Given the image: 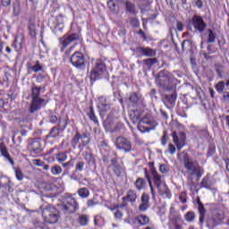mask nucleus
<instances>
[{
	"label": "nucleus",
	"mask_w": 229,
	"mask_h": 229,
	"mask_svg": "<svg viewBox=\"0 0 229 229\" xmlns=\"http://www.w3.org/2000/svg\"><path fill=\"white\" fill-rule=\"evenodd\" d=\"M182 72L180 71H174L173 72L167 70H162L158 72L156 79V83L159 89L165 92H173L172 94L165 95L163 103L166 108L170 110L174 108L176 105V99L178 94L176 93V87L180 85V81L176 78H182Z\"/></svg>",
	"instance_id": "nucleus-1"
},
{
	"label": "nucleus",
	"mask_w": 229,
	"mask_h": 229,
	"mask_svg": "<svg viewBox=\"0 0 229 229\" xmlns=\"http://www.w3.org/2000/svg\"><path fill=\"white\" fill-rule=\"evenodd\" d=\"M182 164L184 169L186 170L185 173L187 174V182L190 187H195L194 176H196L197 180H200L205 171L199 166V163L192 159L189 154H184Z\"/></svg>",
	"instance_id": "nucleus-2"
},
{
	"label": "nucleus",
	"mask_w": 229,
	"mask_h": 229,
	"mask_svg": "<svg viewBox=\"0 0 229 229\" xmlns=\"http://www.w3.org/2000/svg\"><path fill=\"white\" fill-rule=\"evenodd\" d=\"M129 117L133 124H137L138 123V130L140 133H148L158 126V123L149 114L140 119V111L139 110L131 111Z\"/></svg>",
	"instance_id": "nucleus-3"
},
{
	"label": "nucleus",
	"mask_w": 229,
	"mask_h": 229,
	"mask_svg": "<svg viewBox=\"0 0 229 229\" xmlns=\"http://www.w3.org/2000/svg\"><path fill=\"white\" fill-rule=\"evenodd\" d=\"M150 173L152 174L154 184L156 185L160 196L164 198L171 199V191L167 187V184L162 180V175L158 174L157 169L155 168V163H148Z\"/></svg>",
	"instance_id": "nucleus-4"
},
{
	"label": "nucleus",
	"mask_w": 229,
	"mask_h": 229,
	"mask_svg": "<svg viewBox=\"0 0 229 229\" xmlns=\"http://www.w3.org/2000/svg\"><path fill=\"white\" fill-rule=\"evenodd\" d=\"M226 219V215H225V208L216 207L212 211V216L207 220V226L209 229L216 228L218 225H221L223 221Z\"/></svg>",
	"instance_id": "nucleus-5"
},
{
	"label": "nucleus",
	"mask_w": 229,
	"mask_h": 229,
	"mask_svg": "<svg viewBox=\"0 0 229 229\" xmlns=\"http://www.w3.org/2000/svg\"><path fill=\"white\" fill-rule=\"evenodd\" d=\"M41 208L42 217L45 223H48L49 225H55L58 223V219H60V212L56 208L47 205L45 208Z\"/></svg>",
	"instance_id": "nucleus-6"
},
{
	"label": "nucleus",
	"mask_w": 229,
	"mask_h": 229,
	"mask_svg": "<svg viewBox=\"0 0 229 229\" xmlns=\"http://www.w3.org/2000/svg\"><path fill=\"white\" fill-rule=\"evenodd\" d=\"M105 74H106V64H105V60L101 58L97 59L95 63V67L90 72L91 81L101 80V78H103Z\"/></svg>",
	"instance_id": "nucleus-7"
},
{
	"label": "nucleus",
	"mask_w": 229,
	"mask_h": 229,
	"mask_svg": "<svg viewBox=\"0 0 229 229\" xmlns=\"http://www.w3.org/2000/svg\"><path fill=\"white\" fill-rule=\"evenodd\" d=\"M89 144H90L89 133L81 134L77 131L72 140V148H73V149H80L81 151L83 148L89 146Z\"/></svg>",
	"instance_id": "nucleus-8"
},
{
	"label": "nucleus",
	"mask_w": 229,
	"mask_h": 229,
	"mask_svg": "<svg viewBox=\"0 0 229 229\" xmlns=\"http://www.w3.org/2000/svg\"><path fill=\"white\" fill-rule=\"evenodd\" d=\"M55 158L59 164H62L64 169L63 176L69 174L71 169L74 167V162L76 161V158H71L68 162L64 163L65 160H67V152H60L56 154Z\"/></svg>",
	"instance_id": "nucleus-9"
},
{
	"label": "nucleus",
	"mask_w": 229,
	"mask_h": 229,
	"mask_svg": "<svg viewBox=\"0 0 229 229\" xmlns=\"http://www.w3.org/2000/svg\"><path fill=\"white\" fill-rule=\"evenodd\" d=\"M79 208V204L76 199L68 197L63 205H61V210L64 214H74Z\"/></svg>",
	"instance_id": "nucleus-10"
},
{
	"label": "nucleus",
	"mask_w": 229,
	"mask_h": 229,
	"mask_svg": "<svg viewBox=\"0 0 229 229\" xmlns=\"http://www.w3.org/2000/svg\"><path fill=\"white\" fill-rule=\"evenodd\" d=\"M114 145L120 151H124V153H130L131 151H133L131 141H130V140L125 137H117Z\"/></svg>",
	"instance_id": "nucleus-11"
},
{
	"label": "nucleus",
	"mask_w": 229,
	"mask_h": 229,
	"mask_svg": "<svg viewBox=\"0 0 229 229\" xmlns=\"http://www.w3.org/2000/svg\"><path fill=\"white\" fill-rule=\"evenodd\" d=\"M70 62L73 67H76V69H80L81 71H83L85 69V55L81 52H75L70 57Z\"/></svg>",
	"instance_id": "nucleus-12"
},
{
	"label": "nucleus",
	"mask_w": 229,
	"mask_h": 229,
	"mask_svg": "<svg viewBox=\"0 0 229 229\" xmlns=\"http://www.w3.org/2000/svg\"><path fill=\"white\" fill-rule=\"evenodd\" d=\"M190 24H191L195 31H199V33H203V31L207 30V22H205L203 17L199 14H194L192 16V18L190 20Z\"/></svg>",
	"instance_id": "nucleus-13"
},
{
	"label": "nucleus",
	"mask_w": 229,
	"mask_h": 229,
	"mask_svg": "<svg viewBox=\"0 0 229 229\" xmlns=\"http://www.w3.org/2000/svg\"><path fill=\"white\" fill-rule=\"evenodd\" d=\"M29 151L33 155H40L44 151V146L42 145V140L40 138L32 139L29 142Z\"/></svg>",
	"instance_id": "nucleus-14"
},
{
	"label": "nucleus",
	"mask_w": 229,
	"mask_h": 229,
	"mask_svg": "<svg viewBox=\"0 0 229 229\" xmlns=\"http://www.w3.org/2000/svg\"><path fill=\"white\" fill-rule=\"evenodd\" d=\"M173 142L175 144L177 150L182 151V148L185 147V140H187V134L185 132H179L178 134L176 131L172 132Z\"/></svg>",
	"instance_id": "nucleus-15"
},
{
	"label": "nucleus",
	"mask_w": 229,
	"mask_h": 229,
	"mask_svg": "<svg viewBox=\"0 0 229 229\" xmlns=\"http://www.w3.org/2000/svg\"><path fill=\"white\" fill-rule=\"evenodd\" d=\"M46 105H47V101H46L44 98H32L29 112H30V114H35V112H38V110H40V108L43 106H46Z\"/></svg>",
	"instance_id": "nucleus-16"
},
{
	"label": "nucleus",
	"mask_w": 229,
	"mask_h": 229,
	"mask_svg": "<svg viewBox=\"0 0 229 229\" xmlns=\"http://www.w3.org/2000/svg\"><path fill=\"white\" fill-rule=\"evenodd\" d=\"M75 40H80V35L78 33H72L70 35H65L60 39V43L62 44L61 52L64 53L65 51V47L69 46V44H72Z\"/></svg>",
	"instance_id": "nucleus-17"
},
{
	"label": "nucleus",
	"mask_w": 229,
	"mask_h": 229,
	"mask_svg": "<svg viewBox=\"0 0 229 229\" xmlns=\"http://www.w3.org/2000/svg\"><path fill=\"white\" fill-rule=\"evenodd\" d=\"M64 15L62 14L57 15L51 22V28H53L54 33H62V31H64Z\"/></svg>",
	"instance_id": "nucleus-18"
},
{
	"label": "nucleus",
	"mask_w": 229,
	"mask_h": 229,
	"mask_svg": "<svg viewBox=\"0 0 229 229\" xmlns=\"http://www.w3.org/2000/svg\"><path fill=\"white\" fill-rule=\"evenodd\" d=\"M123 4L127 15H137V13H139V9L137 8V5H135V3L130 0H125L123 2Z\"/></svg>",
	"instance_id": "nucleus-19"
},
{
	"label": "nucleus",
	"mask_w": 229,
	"mask_h": 229,
	"mask_svg": "<svg viewBox=\"0 0 229 229\" xmlns=\"http://www.w3.org/2000/svg\"><path fill=\"white\" fill-rule=\"evenodd\" d=\"M149 195L148 193H143L140 198V204L138 207L140 212H146L151 204H149Z\"/></svg>",
	"instance_id": "nucleus-20"
},
{
	"label": "nucleus",
	"mask_w": 229,
	"mask_h": 229,
	"mask_svg": "<svg viewBox=\"0 0 229 229\" xmlns=\"http://www.w3.org/2000/svg\"><path fill=\"white\" fill-rule=\"evenodd\" d=\"M98 108L100 114H105V112L110 110V102L106 100V98L100 97L98 98Z\"/></svg>",
	"instance_id": "nucleus-21"
},
{
	"label": "nucleus",
	"mask_w": 229,
	"mask_h": 229,
	"mask_svg": "<svg viewBox=\"0 0 229 229\" xmlns=\"http://www.w3.org/2000/svg\"><path fill=\"white\" fill-rule=\"evenodd\" d=\"M137 198H139V195H137V191L134 190H129L127 191V194L125 197L122 199L123 203H135L137 201Z\"/></svg>",
	"instance_id": "nucleus-22"
},
{
	"label": "nucleus",
	"mask_w": 229,
	"mask_h": 229,
	"mask_svg": "<svg viewBox=\"0 0 229 229\" xmlns=\"http://www.w3.org/2000/svg\"><path fill=\"white\" fill-rule=\"evenodd\" d=\"M138 51L143 55V56H148L149 58H153V56H157V50L150 48V47H136Z\"/></svg>",
	"instance_id": "nucleus-23"
},
{
	"label": "nucleus",
	"mask_w": 229,
	"mask_h": 229,
	"mask_svg": "<svg viewBox=\"0 0 229 229\" xmlns=\"http://www.w3.org/2000/svg\"><path fill=\"white\" fill-rule=\"evenodd\" d=\"M199 206L198 207V212L199 214V225L203 226V223H205V216L207 214V209L203 205V202H199Z\"/></svg>",
	"instance_id": "nucleus-24"
},
{
	"label": "nucleus",
	"mask_w": 229,
	"mask_h": 229,
	"mask_svg": "<svg viewBox=\"0 0 229 229\" xmlns=\"http://www.w3.org/2000/svg\"><path fill=\"white\" fill-rule=\"evenodd\" d=\"M129 101L133 106H139L142 103V97L139 93H131Z\"/></svg>",
	"instance_id": "nucleus-25"
},
{
	"label": "nucleus",
	"mask_w": 229,
	"mask_h": 229,
	"mask_svg": "<svg viewBox=\"0 0 229 229\" xmlns=\"http://www.w3.org/2000/svg\"><path fill=\"white\" fill-rule=\"evenodd\" d=\"M84 158L88 164V165L94 167V169H97L98 165L96 164V156L92 153H86L84 156Z\"/></svg>",
	"instance_id": "nucleus-26"
},
{
	"label": "nucleus",
	"mask_w": 229,
	"mask_h": 229,
	"mask_svg": "<svg viewBox=\"0 0 229 229\" xmlns=\"http://www.w3.org/2000/svg\"><path fill=\"white\" fill-rule=\"evenodd\" d=\"M134 223H139L141 226H146V225H149V216L146 215H139L134 217Z\"/></svg>",
	"instance_id": "nucleus-27"
},
{
	"label": "nucleus",
	"mask_w": 229,
	"mask_h": 229,
	"mask_svg": "<svg viewBox=\"0 0 229 229\" xmlns=\"http://www.w3.org/2000/svg\"><path fill=\"white\" fill-rule=\"evenodd\" d=\"M213 185L214 182L210 181V177L208 175L203 177L202 181L200 182V187L208 189V191L212 189Z\"/></svg>",
	"instance_id": "nucleus-28"
},
{
	"label": "nucleus",
	"mask_w": 229,
	"mask_h": 229,
	"mask_svg": "<svg viewBox=\"0 0 229 229\" xmlns=\"http://www.w3.org/2000/svg\"><path fill=\"white\" fill-rule=\"evenodd\" d=\"M13 191L12 187H10V181L4 185L0 186V198H4L7 196L8 192H12Z\"/></svg>",
	"instance_id": "nucleus-29"
},
{
	"label": "nucleus",
	"mask_w": 229,
	"mask_h": 229,
	"mask_svg": "<svg viewBox=\"0 0 229 229\" xmlns=\"http://www.w3.org/2000/svg\"><path fill=\"white\" fill-rule=\"evenodd\" d=\"M13 16L19 17L21 15V1L16 0L13 3Z\"/></svg>",
	"instance_id": "nucleus-30"
},
{
	"label": "nucleus",
	"mask_w": 229,
	"mask_h": 229,
	"mask_svg": "<svg viewBox=\"0 0 229 229\" xmlns=\"http://www.w3.org/2000/svg\"><path fill=\"white\" fill-rule=\"evenodd\" d=\"M0 153L4 158H6L10 162V164H12V165L15 164V162H13V159L10 157V154L8 153V149L6 148L5 146L0 147Z\"/></svg>",
	"instance_id": "nucleus-31"
},
{
	"label": "nucleus",
	"mask_w": 229,
	"mask_h": 229,
	"mask_svg": "<svg viewBox=\"0 0 229 229\" xmlns=\"http://www.w3.org/2000/svg\"><path fill=\"white\" fill-rule=\"evenodd\" d=\"M22 40H24V37H21L20 41L19 37H15L12 44V47H13L14 51H21V49H22Z\"/></svg>",
	"instance_id": "nucleus-32"
},
{
	"label": "nucleus",
	"mask_w": 229,
	"mask_h": 229,
	"mask_svg": "<svg viewBox=\"0 0 229 229\" xmlns=\"http://www.w3.org/2000/svg\"><path fill=\"white\" fill-rule=\"evenodd\" d=\"M88 116L90 119V121L94 122V124L99 126V121L98 120V116H96V113L94 112V106H89V112L88 113Z\"/></svg>",
	"instance_id": "nucleus-33"
},
{
	"label": "nucleus",
	"mask_w": 229,
	"mask_h": 229,
	"mask_svg": "<svg viewBox=\"0 0 229 229\" xmlns=\"http://www.w3.org/2000/svg\"><path fill=\"white\" fill-rule=\"evenodd\" d=\"M60 131H61L56 126H54L47 135V139H56V137L60 135Z\"/></svg>",
	"instance_id": "nucleus-34"
},
{
	"label": "nucleus",
	"mask_w": 229,
	"mask_h": 229,
	"mask_svg": "<svg viewBox=\"0 0 229 229\" xmlns=\"http://www.w3.org/2000/svg\"><path fill=\"white\" fill-rule=\"evenodd\" d=\"M42 91V88L38 87V86H35L33 85L31 88V98L32 99L37 98H40V92Z\"/></svg>",
	"instance_id": "nucleus-35"
},
{
	"label": "nucleus",
	"mask_w": 229,
	"mask_h": 229,
	"mask_svg": "<svg viewBox=\"0 0 229 229\" xmlns=\"http://www.w3.org/2000/svg\"><path fill=\"white\" fill-rule=\"evenodd\" d=\"M137 191H142L146 187V180L144 178H138L134 182Z\"/></svg>",
	"instance_id": "nucleus-36"
},
{
	"label": "nucleus",
	"mask_w": 229,
	"mask_h": 229,
	"mask_svg": "<svg viewBox=\"0 0 229 229\" xmlns=\"http://www.w3.org/2000/svg\"><path fill=\"white\" fill-rule=\"evenodd\" d=\"M196 130H197L198 134L199 135L200 139L208 140V137H210V134L208 133V130H207V128L198 129V127H196Z\"/></svg>",
	"instance_id": "nucleus-37"
},
{
	"label": "nucleus",
	"mask_w": 229,
	"mask_h": 229,
	"mask_svg": "<svg viewBox=\"0 0 229 229\" xmlns=\"http://www.w3.org/2000/svg\"><path fill=\"white\" fill-rule=\"evenodd\" d=\"M78 194L81 198L85 199L90 196V191H89V188H81L78 190Z\"/></svg>",
	"instance_id": "nucleus-38"
},
{
	"label": "nucleus",
	"mask_w": 229,
	"mask_h": 229,
	"mask_svg": "<svg viewBox=\"0 0 229 229\" xmlns=\"http://www.w3.org/2000/svg\"><path fill=\"white\" fill-rule=\"evenodd\" d=\"M216 42V33L211 29L208 30V44H214Z\"/></svg>",
	"instance_id": "nucleus-39"
},
{
	"label": "nucleus",
	"mask_w": 229,
	"mask_h": 229,
	"mask_svg": "<svg viewBox=\"0 0 229 229\" xmlns=\"http://www.w3.org/2000/svg\"><path fill=\"white\" fill-rule=\"evenodd\" d=\"M78 223L81 226H87L89 225V216L87 215H81L78 218Z\"/></svg>",
	"instance_id": "nucleus-40"
},
{
	"label": "nucleus",
	"mask_w": 229,
	"mask_h": 229,
	"mask_svg": "<svg viewBox=\"0 0 229 229\" xmlns=\"http://www.w3.org/2000/svg\"><path fill=\"white\" fill-rule=\"evenodd\" d=\"M145 178L147 179V182H148L152 198H155V189H153V183L151 182V177L149 176V174H148V170H146V169H145Z\"/></svg>",
	"instance_id": "nucleus-41"
},
{
	"label": "nucleus",
	"mask_w": 229,
	"mask_h": 229,
	"mask_svg": "<svg viewBox=\"0 0 229 229\" xmlns=\"http://www.w3.org/2000/svg\"><path fill=\"white\" fill-rule=\"evenodd\" d=\"M33 225L35 229H49L47 225H46L44 222H40L39 220H34Z\"/></svg>",
	"instance_id": "nucleus-42"
},
{
	"label": "nucleus",
	"mask_w": 229,
	"mask_h": 229,
	"mask_svg": "<svg viewBox=\"0 0 229 229\" xmlns=\"http://www.w3.org/2000/svg\"><path fill=\"white\" fill-rule=\"evenodd\" d=\"M69 125V122L67 120H62L59 119L58 120V124H57V128L61 131H64L65 130V128H67V126Z\"/></svg>",
	"instance_id": "nucleus-43"
},
{
	"label": "nucleus",
	"mask_w": 229,
	"mask_h": 229,
	"mask_svg": "<svg viewBox=\"0 0 229 229\" xmlns=\"http://www.w3.org/2000/svg\"><path fill=\"white\" fill-rule=\"evenodd\" d=\"M96 205H99V200H98V196H94L92 199H88L87 207L89 208L92 207H96Z\"/></svg>",
	"instance_id": "nucleus-44"
},
{
	"label": "nucleus",
	"mask_w": 229,
	"mask_h": 229,
	"mask_svg": "<svg viewBox=\"0 0 229 229\" xmlns=\"http://www.w3.org/2000/svg\"><path fill=\"white\" fill-rule=\"evenodd\" d=\"M184 219L188 223H192V221H194L196 219V214L193 211H189L184 216Z\"/></svg>",
	"instance_id": "nucleus-45"
},
{
	"label": "nucleus",
	"mask_w": 229,
	"mask_h": 229,
	"mask_svg": "<svg viewBox=\"0 0 229 229\" xmlns=\"http://www.w3.org/2000/svg\"><path fill=\"white\" fill-rule=\"evenodd\" d=\"M51 174H54V176H58V174H62V166L58 165L52 166Z\"/></svg>",
	"instance_id": "nucleus-46"
},
{
	"label": "nucleus",
	"mask_w": 229,
	"mask_h": 229,
	"mask_svg": "<svg viewBox=\"0 0 229 229\" xmlns=\"http://www.w3.org/2000/svg\"><path fill=\"white\" fill-rule=\"evenodd\" d=\"M157 62H158L157 58H149L143 60V63L145 64V65H147V67H148V69H150V67H153V65H155Z\"/></svg>",
	"instance_id": "nucleus-47"
},
{
	"label": "nucleus",
	"mask_w": 229,
	"mask_h": 229,
	"mask_svg": "<svg viewBox=\"0 0 229 229\" xmlns=\"http://www.w3.org/2000/svg\"><path fill=\"white\" fill-rule=\"evenodd\" d=\"M33 72H40V71H44V66L40 65L38 61L36 62V64L30 67Z\"/></svg>",
	"instance_id": "nucleus-48"
},
{
	"label": "nucleus",
	"mask_w": 229,
	"mask_h": 229,
	"mask_svg": "<svg viewBox=\"0 0 229 229\" xmlns=\"http://www.w3.org/2000/svg\"><path fill=\"white\" fill-rule=\"evenodd\" d=\"M129 21L132 28H139L140 26V21L136 17H131Z\"/></svg>",
	"instance_id": "nucleus-49"
},
{
	"label": "nucleus",
	"mask_w": 229,
	"mask_h": 229,
	"mask_svg": "<svg viewBox=\"0 0 229 229\" xmlns=\"http://www.w3.org/2000/svg\"><path fill=\"white\" fill-rule=\"evenodd\" d=\"M28 30L30 31V37H35L37 35V32L35 30V22L30 21Z\"/></svg>",
	"instance_id": "nucleus-50"
},
{
	"label": "nucleus",
	"mask_w": 229,
	"mask_h": 229,
	"mask_svg": "<svg viewBox=\"0 0 229 229\" xmlns=\"http://www.w3.org/2000/svg\"><path fill=\"white\" fill-rule=\"evenodd\" d=\"M85 168V162L83 161H78L75 165V171L78 173H81L83 169Z\"/></svg>",
	"instance_id": "nucleus-51"
},
{
	"label": "nucleus",
	"mask_w": 229,
	"mask_h": 229,
	"mask_svg": "<svg viewBox=\"0 0 229 229\" xmlns=\"http://www.w3.org/2000/svg\"><path fill=\"white\" fill-rule=\"evenodd\" d=\"M216 90H217V92H219V94H223L224 90H225V81H219L216 87H215Z\"/></svg>",
	"instance_id": "nucleus-52"
},
{
	"label": "nucleus",
	"mask_w": 229,
	"mask_h": 229,
	"mask_svg": "<svg viewBox=\"0 0 229 229\" xmlns=\"http://www.w3.org/2000/svg\"><path fill=\"white\" fill-rule=\"evenodd\" d=\"M14 173L17 180H19L20 182L22 181V179L24 178V174H22V172L21 171V169L15 168Z\"/></svg>",
	"instance_id": "nucleus-53"
},
{
	"label": "nucleus",
	"mask_w": 229,
	"mask_h": 229,
	"mask_svg": "<svg viewBox=\"0 0 229 229\" xmlns=\"http://www.w3.org/2000/svg\"><path fill=\"white\" fill-rule=\"evenodd\" d=\"M169 140V137L167 136V131L163 132V136L161 138V144L162 146H165L167 144V141Z\"/></svg>",
	"instance_id": "nucleus-54"
},
{
	"label": "nucleus",
	"mask_w": 229,
	"mask_h": 229,
	"mask_svg": "<svg viewBox=\"0 0 229 229\" xmlns=\"http://www.w3.org/2000/svg\"><path fill=\"white\" fill-rule=\"evenodd\" d=\"M46 73H39L37 75L36 77V81L37 83H42V81H44V80H46Z\"/></svg>",
	"instance_id": "nucleus-55"
},
{
	"label": "nucleus",
	"mask_w": 229,
	"mask_h": 229,
	"mask_svg": "<svg viewBox=\"0 0 229 229\" xmlns=\"http://www.w3.org/2000/svg\"><path fill=\"white\" fill-rule=\"evenodd\" d=\"M111 163H112V165L113 167H115V169H117L119 174L121 173V167H119V165H117V157H113L111 159Z\"/></svg>",
	"instance_id": "nucleus-56"
},
{
	"label": "nucleus",
	"mask_w": 229,
	"mask_h": 229,
	"mask_svg": "<svg viewBox=\"0 0 229 229\" xmlns=\"http://www.w3.org/2000/svg\"><path fill=\"white\" fill-rule=\"evenodd\" d=\"M107 6L111 12H115V2L114 0H109L107 2Z\"/></svg>",
	"instance_id": "nucleus-57"
},
{
	"label": "nucleus",
	"mask_w": 229,
	"mask_h": 229,
	"mask_svg": "<svg viewBox=\"0 0 229 229\" xmlns=\"http://www.w3.org/2000/svg\"><path fill=\"white\" fill-rule=\"evenodd\" d=\"M216 74H217V76H218L219 78H223V72H225L223 71V66H221V65L216 66Z\"/></svg>",
	"instance_id": "nucleus-58"
},
{
	"label": "nucleus",
	"mask_w": 229,
	"mask_h": 229,
	"mask_svg": "<svg viewBox=\"0 0 229 229\" xmlns=\"http://www.w3.org/2000/svg\"><path fill=\"white\" fill-rule=\"evenodd\" d=\"M216 153V146H209L208 150V157H213Z\"/></svg>",
	"instance_id": "nucleus-59"
},
{
	"label": "nucleus",
	"mask_w": 229,
	"mask_h": 229,
	"mask_svg": "<svg viewBox=\"0 0 229 229\" xmlns=\"http://www.w3.org/2000/svg\"><path fill=\"white\" fill-rule=\"evenodd\" d=\"M60 119H58V116H56V114H50L49 115V123H52V124H55Z\"/></svg>",
	"instance_id": "nucleus-60"
},
{
	"label": "nucleus",
	"mask_w": 229,
	"mask_h": 229,
	"mask_svg": "<svg viewBox=\"0 0 229 229\" xmlns=\"http://www.w3.org/2000/svg\"><path fill=\"white\" fill-rule=\"evenodd\" d=\"M168 151H169L170 155H174L176 153V147H174V145H173V143H170L168 145Z\"/></svg>",
	"instance_id": "nucleus-61"
},
{
	"label": "nucleus",
	"mask_w": 229,
	"mask_h": 229,
	"mask_svg": "<svg viewBox=\"0 0 229 229\" xmlns=\"http://www.w3.org/2000/svg\"><path fill=\"white\" fill-rule=\"evenodd\" d=\"M179 199L181 203H187V194L185 192H182L179 196Z\"/></svg>",
	"instance_id": "nucleus-62"
},
{
	"label": "nucleus",
	"mask_w": 229,
	"mask_h": 229,
	"mask_svg": "<svg viewBox=\"0 0 229 229\" xmlns=\"http://www.w3.org/2000/svg\"><path fill=\"white\" fill-rule=\"evenodd\" d=\"M159 171H160V173H163V174L167 173V171H169V168L165 165H160Z\"/></svg>",
	"instance_id": "nucleus-63"
},
{
	"label": "nucleus",
	"mask_w": 229,
	"mask_h": 229,
	"mask_svg": "<svg viewBox=\"0 0 229 229\" xmlns=\"http://www.w3.org/2000/svg\"><path fill=\"white\" fill-rule=\"evenodd\" d=\"M114 217H115V219H123V211L116 210L114 212Z\"/></svg>",
	"instance_id": "nucleus-64"
}]
</instances>
